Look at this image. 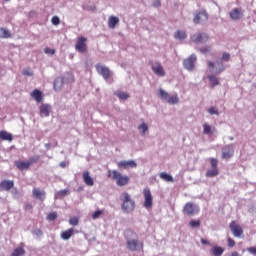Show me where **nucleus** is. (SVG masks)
Returning a JSON list of instances; mask_svg holds the SVG:
<instances>
[{
  "label": "nucleus",
  "instance_id": "obj_36",
  "mask_svg": "<svg viewBox=\"0 0 256 256\" xmlns=\"http://www.w3.org/2000/svg\"><path fill=\"white\" fill-rule=\"evenodd\" d=\"M158 95L160 99H164L165 101H167L169 99V93H167L165 90L163 89H159L158 90Z\"/></svg>",
  "mask_w": 256,
  "mask_h": 256
},
{
  "label": "nucleus",
  "instance_id": "obj_12",
  "mask_svg": "<svg viewBox=\"0 0 256 256\" xmlns=\"http://www.w3.org/2000/svg\"><path fill=\"white\" fill-rule=\"evenodd\" d=\"M207 19H209V15H207V12L201 11L195 15L193 21L196 25H199V23H205V21H207Z\"/></svg>",
  "mask_w": 256,
  "mask_h": 256
},
{
  "label": "nucleus",
  "instance_id": "obj_2",
  "mask_svg": "<svg viewBox=\"0 0 256 256\" xmlns=\"http://www.w3.org/2000/svg\"><path fill=\"white\" fill-rule=\"evenodd\" d=\"M108 177H111L113 181H116L118 187H125V185H129V176H122L121 172L117 170H108Z\"/></svg>",
  "mask_w": 256,
  "mask_h": 256
},
{
  "label": "nucleus",
  "instance_id": "obj_59",
  "mask_svg": "<svg viewBox=\"0 0 256 256\" xmlns=\"http://www.w3.org/2000/svg\"><path fill=\"white\" fill-rule=\"evenodd\" d=\"M222 157H225V152L222 153Z\"/></svg>",
  "mask_w": 256,
  "mask_h": 256
},
{
  "label": "nucleus",
  "instance_id": "obj_47",
  "mask_svg": "<svg viewBox=\"0 0 256 256\" xmlns=\"http://www.w3.org/2000/svg\"><path fill=\"white\" fill-rule=\"evenodd\" d=\"M52 25H59L61 23V20L57 16H53L51 19Z\"/></svg>",
  "mask_w": 256,
  "mask_h": 256
},
{
  "label": "nucleus",
  "instance_id": "obj_18",
  "mask_svg": "<svg viewBox=\"0 0 256 256\" xmlns=\"http://www.w3.org/2000/svg\"><path fill=\"white\" fill-rule=\"evenodd\" d=\"M45 191H42L39 188H34L32 190V197H34V199H39V201H45Z\"/></svg>",
  "mask_w": 256,
  "mask_h": 256
},
{
  "label": "nucleus",
  "instance_id": "obj_48",
  "mask_svg": "<svg viewBox=\"0 0 256 256\" xmlns=\"http://www.w3.org/2000/svg\"><path fill=\"white\" fill-rule=\"evenodd\" d=\"M44 53L47 55H55V50L47 47L44 49Z\"/></svg>",
  "mask_w": 256,
  "mask_h": 256
},
{
  "label": "nucleus",
  "instance_id": "obj_49",
  "mask_svg": "<svg viewBox=\"0 0 256 256\" xmlns=\"http://www.w3.org/2000/svg\"><path fill=\"white\" fill-rule=\"evenodd\" d=\"M24 209L25 211H33V205L31 203H26Z\"/></svg>",
  "mask_w": 256,
  "mask_h": 256
},
{
  "label": "nucleus",
  "instance_id": "obj_25",
  "mask_svg": "<svg viewBox=\"0 0 256 256\" xmlns=\"http://www.w3.org/2000/svg\"><path fill=\"white\" fill-rule=\"evenodd\" d=\"M235 153V145L231 144L226 147L225 151V159H229L230 157H233Z\"/></svg>",
  "mask_w": 256,
  "mask_h": 256
},
{
  "label": "nucleus",
  "instance_id": "obj_44",
  "mask_svg": "<svg viewBox=\"0 0 256 256\" xmlns=\"http://www.w3.org/2000/svg\"><path fill=\"white\" fill-rule=\"evenodd\" d=\"M69 223H70V225H73L75 227L76 225H79V218L72 217V218H70Z\"/></svg>",
  "mask_w": 256,
  "mask_h": 256
},
{
  "label": "nucleus",
  "instance_id": "obj_9",
  "mask_svg": "<svg viewBox=\"0 0 256 256\" xmlns=\"http://www.w3.org/2000/svg\"><path fill=\"white\" fill-rule=\"evenodd\" d=\"M229 227L231 233L238 239L243 235V228L241 227V225L235 223V221H232Z\"/></svg>",
  "mask_w": 256,
  "mask_h": 256
},
{
  "label": "nucleus",
  "instance_id": "obj_50",
  "mask_svg": "<svg viewBox=\"0 0 256 256\" xmlns=\"http://www.w3.org/2000/svg\"><path fill=\"white\" fill-rule=\"evenodd\" d=\"M248 253H250V255H255L256 256V247H249L247 248Z\"/></svg>",
  "mask_w": 256,
  "mask_h": 256
},
{
  "label": "nucleus",
  "instance_id": "obj_52",
  "mask_svg": "<svg viewBox=\"0 0 256 256\" xmlns=\"http://www.w3.org/2000/svg\"><path fill=\"white\" fill-rule=\"evenodd\" d=\"M34 235H36V237H41V235H43V231L41 229H36L34 230Z\"/></svg>",
  "mask_w": 256,
  "mask_h": 256
},
{
  "label": "nucleus",
  "instance_id": "obj_30",
  "mask_svg": "<svg viewBox=\"0 0 256 256\" xmlns=\"http://www.w3.org/2000/svg\"><path fill=\"white\" fill-rule=\"evenodd\" d=\"M174 37L175 39H180L183 41V39H187V33H185L183 30H178L175 32Z\"/></svg>",
  "mask_w": 256,
  "mask_h": 256
},
{
  "label": "nucleus",
  "instance_id": "obj_7",
  "mask_svg": "<svg viewBox=\"0 0 256 256\" xmlns=\"http://www.w3.org/2000/svg\"><path fill=\"white\" fill-rule=\"evenodd\" d=\"M183 213H184V215L193 217V215H197V213H199V206H197L191 202H188L184 205Z\"/></svg>",
  "mask_w": 256,
  "mask_h": 256
},
{
  "label": "nucleus",
  "instance_id": "obj_16",
  "mask_svg": "<svg viewBox=\"0 0 256 256\" xmlns=\"http://www.w3.org/2000/svg\"><path fill=\"white\" fill-rule=\"evenodd\" d=\"M207 39H209V36H207L205 33L194 34L191 36V41H193V43H204V41H207Z\"/></svg>",
  "mask_w": 256,
  "mask_h": 256
},
{
  "label": "nucleus",
  "instance_id": "obj_31",
  "mask_svg": "<svg viewBox=\"0 0 256 256\" xmlns=\"http://www.w3.org/2000/svg\"><path fill=\"white\" fill-rule=\"evenodd\" d=\"M11 32L5 28H0V39H9Z\"/></svg>",
  "mask_w": 256,
  "mask_h": 256
},
{
  "label": "nucleus",
  "instance_id": "obj_6",
  "mask_svg": "<svg viewBox=\"0 0 256 256\" xmlns=\"http://www.w3.org/2000/svg\"><path fill=\"white\" fill-rule=\"evenodd\" d=\"M196 62L197 56L195 54H191L188 58L183 60V67L187 71H194Z\"/></svg>",
  "mask_w": 256,
  "mask_h": 256
},
{
  "label": "nucleus",
  "instance_id": "obj_28",
  "mask_svg": "<svg viewBox=\"0 0 256 256\" xmlns=\"http://www.w3.org/2000/svg\"><path fill=\"white\" fill-rule=\"evenodd\" d=\"M160 179H162L163 181H166L167 183H173V176H171L170 174H167V172H162L159 174Z\"/></svg>",
  "mask_w": 256,
  "mask_h": 256
},
{
  "label": "nucleus",
  "instance_id": "obj_27",
  "mask_svg": "<svg viewBox=\"0 0 256 256\" xmlns=\"http://www.w3.org/2000/svg\"><path fill=\"white\" fill-rule=\"evenodd\" d=\"M224 251H225V249H223L219 246H213L212 249L210 250V253L213 256H222Z\"/></svg>",
  "mask_w": 256,
  "mask_h": 256
},
{
  "label": "nucleus",
  "instance_id": "obj_21",
  "mask_svg": "<svg viewBox=\"0 0 256 256\" xmlns=\"http://www.w3.org/2000/svg\"><path fill=\"white\" fill-rule=\"evenodd\" d=\"M40 115L41 117H49V115H51V105L42 104L40 106Z\"/></svg>",
  "mask_w": 256,
  "mask_h": 256
},
{
  "label": "nucleus",
  "instance_id": "obj_13",
  "mask_svg": "<svg viewBox=\"0 0 256 256\" xmlns=\"http://www.w3.org/2000/svg\"><path fill=\"white\" fill-rule=\"evenodd\" d=\"M152 65V71L157 75L158 77H165V69H163V66L161 63L156 62L155 64L151 63Z\"/></svg>",
  "mask_w": 256,
  "mask_h": 256
},
{
  "label": "nucleus",
  "instance_id": "obj_20",
  "mask_svg": "<svg viewBox=\"0 0 256 256\" xmlns=\"http://www.w3.org/2000/svg\"><path fill=\"white\" fill-rule=\"evenodd\" d=\"M31 97L32 99L35 100L36 103H41L43 101V92L39 89H35L34 91L31 92Z\"/></svg>",
  "mask_w": 256,
  "mask_h": 256
},
{
  "label": "nucleus",
  "instance_id": "obj_4",
  "mask_svg": "<svg viewBox=\"0 0 256 256\" xmlns=\"http://www.w3.org/2000/svg\"><path fill=\"white\" fill-rule=\"evenodd\" d=\"M225 59V54L222 55V59L215 63L208 62V67L210 69V73H215L216 75L219 73H223V60Z\"/></svg>",
  "mask_w": 256,
  "mask_h": 256
},
{
  "label": "nucleus",
  "instance_id": "obj_17",
  "mask_svg": "<svg viewBox=\"0 0 256 256\" xmlns=\"http://www.w3.org/2000/svg\"><path fill=\"white\" fill-rule=\"evenodd\" d=\"M118 167L122 168V169H135V167H137V163L133 160H128V161H120L118 163Z\"/></svg>",
  "mask_w": 256,
  "mask_h": 256
},
{
  "label": "nucleus",
  "instance_id": "obj_19",
  "mask_svg": "<svg viewBox=\"0 0 256 256\" xmlns=\"http://www.w3.org/2000/svg\"><path fill=\"white\" fill-rule=\"evenodd\" d=\"M82 179H83L85 185H87L88 187H93V185H95V182L91 178V175L89 174V171H84L82 173Z\"/></svg>",
  "mask_w": 256,
  "mask_h": 256
},
{
  "label": "nucleus",
  "instance_id": "obj_51",
  "mask_svg": "<svg viewBox=\"0 0 256 256\" xmlns=\"http://www.w3.org/2000/svg\"><path fill=\"white\" fill-rule=\"evenodd\" d=\"M227 241H228V247H235V240L228 238Z\"/></svg>",
  "mask_w": 256,
  "mask_h": 256
},
{
  "label": "nucleus",
  "instance_id": "obj_35",
  "mask_svg": "<svg viewBox=\"0 0 256 256\" xmlns=\"http://www.w3.org/2000/svg\"><path fill=\"white\" fill-rule=\"evenodd\" d=\"M166 101H168L170 105H177V103H179V97L177 95L168 96Z\"/></svg>",
  "mask_w": 256,
  "mask_h": 256
},
{
  "label": "nucleus",
  "instance_id": "obj_54",
  "mask_svg": "<svg viewBox=\"0 0 256 256\" xmlns=\"http://www.w3.org/2000/svg\"><path fill=\"white\" fill-rule=\"evenodd\" d=\"M201 53H207L208 51H211L210 47L202 48L200 49Z\"/></svg>",
  "mask_w": 256,
  "mask_h": 256
},
{
  "label": "nucleus",
  "instance_id": "obj_34",
  "mask_svg": "<svg viewBox=\"0 0 256 256\" xmlns=\"http://www.w3.org/2000/svg\"><path fill=\"white\" fill-rule=\"evenodd\" d=\"M25 255V248L18 247L16 248L10 256H22Z\"/></svg>",
  "mask_w": 256,
  "mask_h": 256
},
{
  "label": "nucleus",
  "instance_id": "obj_55",
  "mask_svg": "<svg viewBox=\"0 0 256 256\" xmlns=\"http://www.w3.org/2000/svg\"><path fill=\"white\" fill-rule=\"evenodd\" d=\"M230 57H231V55L229 53H225V61H229Z\"/></svg>",
  "mask_w": 256,
  "mask_h": 256
},
{
  "label": "nucleus",
  "instance_id": "obj_3",
  "mask_svg": "<svg viewBox=\"0 0 256 256\" xmlns=\"http://www.w3.org/2000/svg\"><path fill=\"white\" fill-rule=\"evenodd\" d=\"M143 197H144L143 207L144 209H147L148 211H150V209H153V194L151 193V189L144 188Z\"/></svg>",
  "mask_w": 256,
  "mask_h": 256
},
{
  "label": "nucleus",
  "instance_id": "obj_45",
  "mask_svg": "<svg viewBox=\"0 0 256 256\" xmlns=\"http://www.w3.org/2000/svg\"><path fill=\"white\" fill-rule=\"evenodd\" d=\"M208 113L210 115H219V110H217V108H215V107H211L208 109Z\"/></svg>",
  "mask_w": 256,
  "mask_h": 256
},
{
  "label": "nucleus",
  "instance_id": "obj_32",
  "mask_svg": "<svg viewBox=\"0 0 256 256\" xmlns=\"http://www.w3.org/2000/svg\"><path fill=\"white\" fill-rule=\"evenodd\" d=\"M69 195V189L60 190L56 193L55 199H63V197H67Z\"/></svg>",
  "mask_w": 256,
  "mask_h": 256
},
{
  "label": "nucleus",
  "instance_id": "obj_37",
  "mask_svg": "<svg viewBox=\"0 0 256 256\" xmlns=\"http://www.w3.org/2000/svg\"><path fill=\"white\" fill-rule=\"evenodd\" d=\"M115 95L119 97V99H121L122 101L129 99V93L127 92H115Z\"/></svg>",
  "mask_w": 256,
  "mask_h": 256
},
{
  "label": "nucleus",
  "instance_id": "obj_43",
  "mask_svg": "<svg viewBox=\"0 0 256 256\" xmlns=\"http://www.w3.org/2000/svg\"><path fill=\"white\" fill-rule=\"evenodd\" d=\"M22 75H24L25 77H33V71L29 70L28 68L24 69L22 71Z\"/></svg>",
  "mask_w": 256,
  "mask_h": 256
},
{
  "label": "nucleus",
  "instance_id": "obj_24",
  "mask_svg": "<svg viewBox=\"0 0 256 256\" xmlns=\"http://www.w3.org/2000/svg\"><path fill=\"white\" fill-rule=\"evenodd\" d=\"M117 24H119V18L117 16H110L108 19V27L110 29H115Z\"/></svg>",
  "mask_w": 256,
  "mask_h": 256
},
{
  "label": "nucleus",
  "instance_id": "obj_58",
  "mask_svg": "<svg viewBox=\"0 0 256 256\" xmlns=\"http://www.w3.org/2000/svg\"><path fill=\"white\" fill-rule=\"evenodd\" d=\"M156 6H157V7H160V6H161V2H160V1H157V2H156Z\"/></svg>",
  "mask_w": 256,
  "mask_h": 256
},
{
  "label": "nucleus",
  "instance_id": "obj_57",
  "mask_svg": "<svg viewBox=\"0 0 256 256\" xmlns=\"http://www.w3.org/2000/svg\"><path fill=\"white\" fill-rule=\"evenodd\" d=\"M231 256H239V252H232Z\"/></svg>",
  "mask_w": 256,
  "mask_h": 256
},
{
  "label": "nucleus",
  "instance_id": "obj_8",
  "mask_svg": "<svg viewBox=\"0 0 256 256\" xmlns=\"http://www.w3.org/2000/svg\"><path fill=\"white\" fill-rule=\"evenodd\" d=\"M75 49L78 53H86L87 52V38L81 36L78 38Z\"/></svg>",
  "mask_w": 256,
  "mask_h": 256
},
{
  "label": "nucleus",
  "instance_id": "obj_22",
  "mask_svg": "<svg viewBox=\"0 0 256 256\" xmlns=\"http://www.w3.org/2000/svg\"><path fill=\"white\" fill-rule=\"evenodd\" d=\"M15 167L19 169V171H27L29 169V162L18 160L14 163Z\"/></svg>",
  "mask_w": 256,
  "mask_h": 256
},
{
  "label": "nucleus",
  "instance_id": "obj_60",
  "mask_svg": "<svg viewBox=\"0 0 256 256\" xmlns=\"http://www.w3.org/2000/svg\"><path fill=\"white\" fill-rule=\"evenodd\" d=\"M61 167H65V164L61 163Z\"/></svg>",
  "mask_w": 256,
  "mask_h": 256
},
{
  "label": "nucleus",
  "instance_id": "obj_5",
  "mask_svg": "<svg viewBox=\"0 0 256 256\" xmlns=\"http://www.w3.org/2000/svg\"><path fill=\"white\" fill-rule=\"evenodd\" d=\"M219 161L215 158H210V166L211 169H208L206 171V177L211 178V177H217L219 175V168H217Z\"/></svg>",
  "mask_w": 256,
  "mask_h": 256
},
{
  "label": "nucleus",
  "instance_id": "obj_46",
  "mask_svg": "<svg viewBox=\"0 0 256 256\" xmlns=\"http://www.w3.org/2000/svg\"><path fill=\"white\" fill-rule=\"evenodd\" d=\"M103 213V210H97L92 214V219H99L101 217V214Z\"/></svg>",
  "mask_w": 256,
  "mask_h": 256
},
{
  "label": "nucleus",
  "instance_id": "obj_1",
  "mask_svg": "<svg viewBox=\"0 0 256 256\" xmlns=\"http://www.w3.org/2000/svg\"><path fill=\"white\" fill-rule=\"evenodd\" d=\"M120 201L122 203L121 209L123 213H133L135 211V200L131 198V194L123 192L120 195Z\"/></svg>",
  "mask_w": 256,
  "mask_h": 256
},
{
  "label": "nucleus",
  "instance_id": "obj_40",
  "mask_svg": "<svg viewBox=\"0 0 256 256\" xmlns=\"http://www.w3.org/2000/svg\"><path fill=\"white\" fill-rule=\"evenodd\" d=\"M208 79L212 87H215V85H219V80L215 78V76H208Z\"/></svg>",
  "mask_w": 256,
  "mask_h": 256
},
{
  "label": "nucleus",
  "instance_id": "obj_11",
  "mask_svg": "<svg viewBox=\"0 0 256 256\" xmlns=\"http://www.w3.org/2000/svg\"><path fill=\"white\" fill-rule=\"evenodd\" d=\"M96 71L97 73H99V75H102V77L104 79H109L110 75H111V72L109 71V68L101 65V64H96Z\"/></svg>",
  "mask_w": 256,
  "mask_h": 256
},
{
  "label": "nucleus",
  "instance_id": "obj_14",
  "mask_svg": "<svg viewBox=\"0 0 256 256\" xmlns=\"http://www.w3.org/2000/svg\"><path fill=\"white\" fill-rule=\"evenodd\" d=\"M15 183L12 180H3L0 182V191H11Z\"/></svg>",
  "mask_w": 256,
  "mask_h": 256
},
{
  "label": "nucleus",
  "instance_id": "obj_23",
  "mask_svg": "<svg viewBox=\"0 0 256 256\" xmlns=\"http://www.w3.org/2000/svg\"><path fill=\"white\" fill-rule=\"evenodd\" d=\"M73 233H75V230L73 228H70L68 230L63 231L60 234L61 239H63L64 241H68V239H71V237H73Z\"/></svg>",
  "mask_w": 256,
  "mask_h": 256
},
{
  "label": "nucleus",
  "instance_id": "obj_15",
  "mask_svg": "<svg viewBox=\"0 0 256 256\" xmlns=\"http://www.w3.org/2000/svg\"><path fill=\"white\" fill-rule=\"evenodd\" d=\"M242 17H243V10H241V8H234L230 12V18L232 19V21H239V19H241Z\"/></svg>",
  "mask_w": 256,
  "mask_h": 256
},
{
  "label": "nucleus",
  "instance_id": "obj_38",
  "mask_svg": "<svg viewBox=\"0 0 256 256\" xmlns=\"http://www.w3.org/2000/svg\"><path fill=\"white\" fill-rule=\"evenodd\" d=\"M189 225L192 229L201 227V220H191Z\"/></svg>",
  "mask_w": 256,
  "mask_h": 256
},
{
  "label": "nucleus",
  "instance_id": "obj_42",
  "mask_svg": "<svg viewBox=\"0 0 256 256\" xmlns=\"http://www.w3.org/2000/svg\"><path fill=\"white\" fill-rule=\"evenodd\" d=\"M55 219H57V212H51L50 214H48L47 216L48 221H55Z\"/></svg>",
  "mask_w": 256,
  "mask_h": 256
},
{
  "label": "nucleus",
  "instance_id": "obj_39",
  "mask_svg": "<svg viewBox=\"0 0 256 256\" xmlns=\"http://www.w3.org/2000/svg\"><path fill=\"white\" fill-rule=\"evenodd\" d=\"M139 131H141L142 135H145V133H147V131H149V127L147 126V124L142 123L138 126Z\"/></svg>",
  "mask_w": 256,
  "mask_h": 256
},
{
  "label": "nucleus",
  "instance_id": "obj_56",
  "mask_svg": "<svg viewBox=\"0 0 256 256\" xmlns=\"http://www.w3.org/2000/svg\"><path fill=\"white\" fill-rule=\"evenodd\" d=\"M45 147H46V149H51V144L50 143H46Z\"/></svg>",
  "mask_w": 256,
  "mask_h": 256
},
{
  "label": "nucleus",
  "instance_id": "obj_29",
  "mask_svg": "<svg viewBox=\"0 0 256 256\" xmlns=\"http://www.w3.org/2000/svg\"><path fill=\"white\" fill-rule=\"evenodd\" d=\"M62 87H63V79L56 78L54 80V91H61Z\"/></svg>",
  "mask_w": 256,
  "mask_h": 256
},
{
  "label": "nucleus",
  "instance_id": "obj_53",
  "mask_svg": "<svg viewBox=\"0 0 256 256\" xmlns=\"http://www.w3.org/2000/svg\"><path fill=\"white\" fill-rule=\"evenodd\" d=\"M201 243H202V245H211V243L204 238L201 239Z\"/></svg>",
  "mask_w": 256,
  "mask_h": 256
},
{
  "label": "nucleus",
  "instance_id": "obj_10",
  "mask_svg": "<svg viewBox=\"0 0 256 256\" xmlns=\"http://www.w3.org/2000/svg\"><path fill=\"white\" fill-rule=\"evenodd\" d=\"M127 248L129 251H139V249H143V242H139V240H128L127 241Z\"/></svg>",
  "mask_w": 256,
  "mask_h": 256
},
{
  "label": "nucleus",
  "instance_id": "obj_26",
  "mask_svg": "<svg viewBox=\"0 0 256 256\" xmlns=\"http://www.w3.org/2000/svg\"><path fill=\"white\" fill-rule=\"evenodd\" d=\"M0 139L2 141H13V135L5 130L0 131Z\"/></svg>",
  "mask_w": 256,
  "mask_h": 256
},
{
  "label": "nucleus",
  "instance_id": "obj_33",
  "mask_svg": "<svg viewBox=\"0 0 256 256\" xmlns=\"http://www.w3.org/2000/svg\"><path fill=\"white\" fill-rule=\"evenodd\" d=\"M203 134L204 135H212L213 134V128L207 123L203 124Z\"/></svg>",
  "mask_w": 256,
  "mask_h": 256
},
{
  "label": "nucleus",
  "instance_id": "obj_41",
  "mask_svg": "<svg viewBox=\"0 0 256 256\" xmlns=\"http://www.w3.org/2000/svg\"><path fill=\"white\" fill-rule=\"evenodd\" d=\"M37 161H39V156H32L29 158V160L27 161L29 166L31 167V165H33V163H37Z\"/></svg>",
  "mask_w": 256,
  "mask_h": 256
}]
</instances>
